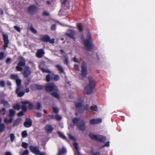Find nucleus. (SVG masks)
<instances>
[{
    "instance_id": "1",
    "label": "nucleus",
    "mask_w": 155,
    "mask_h": 155,
    "mask_svg": "<svg viewBox=\"0 0 155 155\" xmlns=\"http://www.w3.org/2000/svg\"><path fill=\"white\" fill-rule=\"evenodd\" d=\"M83 101L81 99H80L79 100V102L75 104L76 109L78 110V112L80 113L83 112L84 110H87L89 107L88 104L86 105L85 106H83Z\"/></svg>"
},
{
    "instance_id": "2",
    "label": "nucleus",
    "mask_w": 155,
    "mask_h": 155,
    "mask_svg": "<svg viewBox=\"0 0 155 155\" xmlns=\"http://www.w3.org/2000/svg\"><path fill=\"white\" fill-rule=\"evenodd\" d=\"M89 84L85 88L84 90V93L87 94L92 92L96 84V82L94 81H91L89 79Z\"/></svg>"
},
{
    "instance_id": "3",
    "label": "nucleus",
    "mask_w": 155,
    "mask_h": 155,
    "mask_svg": "<svg viewBox=\"0 0 155 155\" xmlns=\"http://www.w3.org/2000/svg\"><path fill=\"white\" fill-rule=\"evenodd\" d=\"M91 35V33H88L87 36V39L84 41V44L85 45L86 49L89 51L91 50L93 48V45L92 43Z\"/></svg>"
},
{
    "instance_id": "4",
    "label": "nucleus",
    "mask_w": 155,
    "mask_h": 155,
    "mask_svg": "<svg viewBox=\"0 0 155 155\" xmlns=\"http://www.w3.org/2000/svg\"><path fill=\"white\" fill-rule=\"evenodd\" d=\"M72 121L74 124H77L78 127L80 130H82L85 129L86 127L84 122L82 121H80L79 118H75Z\"/></svg>"
},
{
    "instance_id": "5",
    "label": "nucleus",
    "mask_w": 155,
    "mask_h": 155,
    "mask_svg": "<svg viewBox=\"0 0 155 155\" xmlns=\"http://www.w3.org/2000/svg\"><path fill=\"white\" fill-rule=\"evenodd\" d=\"M89 136L92 139L101 142H104L106 140V137L101 135H95L93 133H91L89 135Z\"/></svg>"
},
{
    "instance_id": "6",
    "label": "nucleus",
    "mask_w": 155,
    "mask_h": 155,
    "mask_svg": "<svg viewBox=\"0 0 155 155\" xmlns=\"http://www.w3.org/2000/svg\"><path fill=\"white\" fill-rule=\"evenodd\" d=\"M46 90L47 91L51 92L53 91H57L58 89L54 83H48L45 86Z\"/></svg>"
},
{
    "instance_id": "7",
    "label": "nucleus",
    "mask_w": 155,
    "mask_h": 155,
    "mask_svg": "<svg viewBox=\"0 0 155 155\" xmlns=\"http://www.w3.org/2000/svg\"><path fill=\"white\" fill-rule=\"evenodd\" d=\"M87 73V65L86 63L83 62L81 65V73L80 78L81 79L83 77H85Z\"/></svg>"
},
{
    "instance_id": "8",
    "label": "nucleus",
    "mask_w": 155,
    "mask_h": 155,
    "mask_svg": "<svg viewBox=\"0 0 155 155\" xmlns=\"http://www.w3.org/2000/svg\"><path fill=\"white\" fill-rule=\"evenodd\" d=\"M29 149L32 153L35 154L44 155V154L39 151V148L38 147L30 146L29 147Z\"/></svg>"
},
{
    "instance_id": "9",
    "label": "nucleus",
    "mask_w": 155,
    "mask_h": 155,
    "mask_svg": "<svg viewBox=\"0 0 155 155\" xmlns=\"http://www.w3.org/2000/svg\"><path fill=\"white\" fill-rule=\"evenodd\" d=\"M25 60L23 58L22 61L18 63L17 66L16 67V70L19 71H22V67L25 66Z\"/></svg>"
},
{
    "instance_id": "10",
    "label": "nucleus",
    "mask_w": 155,
    "mask_h": 155,
    "mask_svg": "<svg viewBox=\"0 0 155 155\" xmlns=\"http://www.w3.org/2000/svg\"><path fill=\"white\" fill-rule=\"evenodd\" d=\"M22 73L25 77H28L31 73L29 67L26 66L24 69V71L22 72Z\"/></svg>"
},
{
    "instance_id": "11",
    "label": "nucleus",
    "mask_w": 155,
    "mask_h": 155,
    "mask_svg": "<svg viewBox=\"0 0 155 155\" xmlns=\"http://www.w3.org/2000/svg\"><path fill=\"white\" fill-rule=\"evenodd\" d=\"M102 120L101 118L92 119L90 121V123L91 124H98L102 122Z\"/></svg>"
},
{
    "instance_id": "12",
    "label": "nucleus",
    "mask_w": 155,
    "mask_h": 155,
    "mask_svg": "<svg viewBox=\"0 0 155 155\" xmlns=\"http://www.w3.org/2000/svg\"><path fill=\"white\" fill-rule=\"evenodd\" d=\"M8 36L7 34H3V38L4 43V47L6 48L8 47L9 41L8 39Z\"/></svg>"
},
{
    "instance_id": "13",
    "label": "nucleus",
    "mask_w": 155,
    "mask_h": 155,
    "mask_svg": "<svg viewBox=\"0 0 155 155\" xmlns=\"http://www.w3.org/2000/svg\"><path fill=\"white\" fill-rule=\"evenodd\" d=\"M32 124L31 120L29 118L26 119L25 122L24 123V126L26 127H30Z\"/></svg>"
},
{
    "instance_id": "14",
    "label": "nucleus",
    "mask_w": 155,
    "mask_h": 155,
    "mask_svg": "<svg viewBox=\"0 0 155 155\" xmlns=\"http://www.w3.org/2000/svg\"><path fill=\"white\" fill-rule=\"evenodd\" d=\"M45 53L42 49H40L37 51L36 53V56L38 58H41L44 54Z\"/></svg>"
},
{
    "instance_id": "15",
    "label": "nucleus",
    "mask_w": 155,
    "mask_h": 155,
    "mask_svg": "<svg viewBox=\"0 0 155 155\" xmlns=\"http://www.w3.org/2000/svg\"><path fill=\"white\" fill-rule=\"evenodd\" d=\"M46 132L48 133H51L53 130V128L51 125H47L45 127Z\"/></svg>"
},
{
    "instance_id": "16",
    "label": "nucleus",
    "mask_w": 155,
    "mask_h": 155,
    "mask_svg": "<svg viewBox=\"0 0 155 155\" xmlns=\"http://www.w3.org/2000/svg\"><path fill=\"white\" fill-rule=\"evenodd\" d=\"M20 89V87H18L15 91V93L17 94L18 96L21 97L23 96L25 94L24 91L19 92Z\"/></svg>"
},
{
    "instance_id": "17",
    "label": "nucleus",
    "mask_w": 155,
    "mask_h": 155,
    "mask_svg": "<svg viewBox=\"0 0 155 155\" xmlns=\"http://www.w3.org/2000/svg\"><path fill=\"white\" fill-rule=\"evenodd\" d=\"M40 38L41 41L45 42L49 41L50 39V37L48 35H43L41 36Z\"/></svg>"
},
{
    "instance_id": "18",
    "label": "nucleus",
    "mask_w": 155,
    "mask_h": 155,
    "mask_svg": "<svg viewBox=\"0 0 155 155\" xmlns=\"http://www.w3.org/2000/svg\"><path fill=\"white\" fill-rule=\"evenodd\" d=\"M31 89L33 90H36L41 89V86L37 84H33L30 86Z\"/></svg>"
},
{
    "instance_id": "19",
    "label": "nucleus",
    "mask_w": 155,
    "mask_h": 155,
    "mask_svg": "<svg viewBox=\"0 0 155 155\" xmlns=\"http://www.w3.org/2000/svg\"><path fill=\"white\" fill-rule=\"evenodd\" d=\"M67 153V150L66 148L64 147H63L61 149L59 150L58 154V155H62L63 154H66Z\"/></svg>"
},
{
    "instance_id": "20",
    "label": "nucleus",
    "mask_w": 155,
    "mask_h": 155,
    "mask_svg": "<svg viewBox=\"0 0 155 155\" xmlns=\"http://www.w3.org/2000/svg\"><path fill=\"white\" fill-rule=\"evenodd\" d=\"M21 103L23 104H27L28 106V108L30 109H32L33 108V105L31 104L30 102H29L27 101H21Z\"/></svg>"
},
{
    "instance_id": "21",
    "label": "nucleus",
    "mask_w": 155,
    "mask_h": 155,
    "mask_svg": "<svg viewBox=\"0 0 155 155\" xmlns=\"http://www.w3.org/2000/svg\"><path fill=\"white\" fill-rule=\"evenodd\" d=\"M36 9V7L35 5H31L28 8V12L29 13H32Z\"/></svg>"
},
{
    "instance_id": "22",
    "label": "nucleus",
    "mask_w": 155,
    "mask_h": 155,
    "mask_svg": "<svg viewBox=\"0 0 155 155\" xmlns=\"http://www.w3.org/2000/svg\"><path fill=\"white\" fill-rule=\"evenodd\" d=\"M55 67L57 68L58 70L61 73H63L64 72V70L62 66L59 64L56 65L55 66Z\"/></svg>"
},
{
    "instance_id": "23",
    "label": "nucleus",
    "mask_w": 155,
    "mask_h": 155,
    "mask_svg": "<svg viewBox=\"0 0 155 155\" xmlns=\"http://www.w3.org/2000/svg\"><path fill=\"white\" fill-rule=\"evenodd\" d=\"M67 35L69 36V37L73 39L74 40L75 39V38L74 37V36L76 35V32L75 31H71V34H68L67 33L66 34Z\"/></svg>"
},
{
    "instance_id": "24",
    "label": "nucleus",
    "mask_w": 155,
    "mask_h": 155,
    "mask_svg": "<svg viewBox=\"0 0 155 155\" xmlns=\"http://www.w3.org/2000/svg\"><path fill=\"white\" fill-rule=\"evenodd\" d=\"M73 145L74 146V148L77 151V154H75V155H80V153L78 151V144L77 143H73Z\"/></svg>"
},
{
    "instance_id": "25",
    "label": "nucleus",
    "mask_w": 155,
    "mask_h": 155,
    "mask_svg": "<svg viewBox=\"0 0 155 155\" xmlns=\"http://www.w3.org/2000/svg\"><path fill=\"white\" fill-rule=\"evenodd\" d=\"M13 120V118L10 117L8 119L7 117L5 118L4 120L5 123L6 124H9L11 123Z\"/></svg>"
},
{
    "instance_id": "26",
    "label": "nucleus",
    "mask_w": 155,
    "mask_h": 155,
    "mask_svg": "<svg viewBox=\"0 0 155 155\" xmlns=\"http://www.w3.org/2000/svg\"><path fill=\"white\" fill-rule=\"evenodd\" d=\"M1 102L3 104L4 106L5 107H10V105L7 101L4 100H1Z\"/></svg>"
},
{
    "instance_id": "27",
    "label": "nucleus",
    "mask_w": 155,
    "mask_h": 155,
    "mask_svg": "<svg viewBox=\"0 0 155 155\" xmlns=\"http://www.w3.org/2000/svg\"><path fill=\"white\" fill-rule=\"evenodd\" d=\"M21 119L20 118H18L15 120L14 122L13 125L14 126L18 125L19 124L21 123Z\"/></svg>"
},
{
    "instance_id": "28",
    "label": "nucleus",
    "mask_w": 155,
    "mask_h": 155,
    "mask_svg": "<svg viewBox=\"0 0 155 155\" xmlns=\"http://www.w3.org/2000/svg\"><path fill=\"white\" fill-rule=\"evenodd\" d=\"M9 113L8 116L9 117H12L14 116L15 112L14 110L11 109L9 110Z\"/></svg>"
},
{
    "instance_id": "29",
    "label": "nucleus",
    "mask_w": 155,
    "mask_h": 155,
    "mask_svg": "<svg viewBox=\"0 0 155 155\" xmlns=\"http://www.w3.org/2000/svg\"><path fill=\"white\" fill-rule=\"evenodd\" d=\"M51 117L52 119H55L57 120H60L61 119V117L58 115H56L55 117L53 115H51Z\"/></svg>"
},
{
    "instance_id": "30",
    "label": "nucleus",
    "mask_w": 155,
    "mask_h": 155,
    "mask_svg": "<svg viewBox=\"0 0 155 155\" xmlns=\"http://www.w3.org/2000/svg\"><path fill=\"white\" fill-rule=\"evenodd\" d=\"M10 78L12 79L15 80L16 81L18 78V76L17 75L12 74L10 76Z\"/></svg>"
},
{
    "instance_id": "31",
    "label": "nucleus",
    "mask_w": 155,
    "mask_h": 155,
    "mask_svg": "<svg viewBox=\"0 0 155 155\" xmlns=\"http://www.w3.org/2000/svg\"><path fill=\"white\" fill-rule=\"evenodd\" d=\"M5 128V125L4 124H0V132H2Z\"/></svg>"
},
{
    "instance_id": "32",
    "label": "nucleus",
    "mask_w": 155,
    "mask_h": 155,
    "mask_svg": "<svg viewBox=\"0 0 155 155\" xmlns=\"http://www.w3.org/2000/svg\"><path fill=\"white\" fill-rule=\"evenodd\" d=\"M77 27L78 30L80 31H81L83 28V25L81 23H78L77 25Z\"/></svg>"
},
{
    "instance_id": "33",
    "label": "nucleus",
    "mask_w": 155,
    "mask_h": 155,
    "mask_svg": "<svg viewBox=\"0 0 155 155\" xmlns=\"http://www.w3.org/2000/svg\"><path fill=\"white\" fill-rule=\"evenodd\" d=\"M13 108L15 110H19L20 108V105L19 104H17L13 106Z\"/></svg>"
},
{
    "instance_id": "34",
    "label": "nucleus",
    "mask_w": 155,
    "mask_h": 155,
    "mask_svg": "<svg viewBox=\"0 0 155 155\" xmlns=\"http://www.w3.org/2000/svg\"><path fill=\"white\" fill-rule=\"evenodd\" d=\"M57 133L58 134L59 136L61 138L64 139H66V137L61 132L59 131H58L57 132Z\"/></svg>"
},
{
    "instance_id": "35",
    "label": "nucleus",
    "mask_w": 155,
    "mask_h": 155,
    "mask_svg": "<svg viewBox=\"0 0 155 155\" xmlns=\"http://www.w3.org/2000/svg\"><path fill=\"white\" fill-rule=\"evenodd\" d=\"M21 136L23 138H25L27 136V131L25 130L23 131L21 133Z\"/></svg>"
},
{
    "instance_id": "36",
    "label": "nucleus",
    "mask_w": 155,
    "mask_h": 155,
    "mask_svg": "<svg viewBox=\"0 0 155 155\" xmlns=\"http://www.w3.org/2000/svg\"><path fill=\"white\" fill-rule=\"evenodd\" d=\"M15 81L18 87H20V86L21 83V80L18 78Z\"/></svg>"
},
{
    "instance_id": "37",
    "label": "nucleus",
    "mask_w": 155,
    "mask_h": 155,
    "mask_svg": "<svg viewBox=\"0 0 155 155\" xmlns=\"http://www.w3.org/2000/svg\"><path fill=\"white\" fill-rule=\"evenodd\" d=\"M51 94L53 96L57 98L58 99H59V96L57 92H53L51 93Z\"/></svg>"
},
{
    "instance_id": "38",
    "label": "nucleus",
    "mask_w": 155,
    "mask_h": 155,
    "mask_svg": "<svg viewBox=\"0 0 155 155\" xmlns=\"http://www.w3.org/2000/svg\"><path fill=\"white\" fill-rule=\"evenodd\" d=\"M53 109V112L55 114H57L58 112V107L56 106L52 107Z\"/></svg>"
},
{
    "instance_id": "39",
    "label": "nucleus",
    "mask_w": 155,
    "mask_h": 155,
    "mask_svg": "<svg viewBox=\"0 0 155 155\" xmlns=\"http://www.w3.org/2000/svg\"><path fill=\"white\" fill-rule=\"evenodd\" d=\"M91 108L92 110L97 111V105H95L94 106H91Z\"/></svg>"
},
{
    "instance_id": "40",
    "label": "nucleus",
    "mask_w": 155,
    "mask_h": 155,
    "mask_svg": "<svg viewBox=\"0 0 155 155\" xmlns=\"http://www.w3.org/2000/svg\"><path fill=\"white\" fill-rule=\"evenodd\" d=\"M10 137L12 142H13L15 139V136L14 134H11L10 135Z\"/></svg>"
},
{
    "instance_id": "41",
    "label": "nucleus",
    "mask_w": 155,
    "mask_h": 155,
    "mask_svg": "<svg viewBox=\"0 0 155 155\" xmlns=\"http://www.w3.org/2000/svg\"><path fill=\"white\" fill-rule=\"evenodd\" d=\"M68 137L70 139L73 140L74 141H75L76 140L75 138L74 137L72 136L71 134H68Z\"/></svg>"
},
{
    "instance_id": "42",
    "label": "nucleus",
    "mask_w": 155,
    "mask_h": 155,
    "mask_svg": "<svg viewBox=\"0 0 155 155\" xmlns=\"http://www.w3.org/2000/svg\"><path fill=\"white\" fill-rule=\"evenodd\" d=\"M23 105L21 107V108L23 111L25 112L27 110V107L25 105V104H23Z\"/></svg>"
},
{
    "instance_id": "43",
    "label": "nucleus",
    "mask_w": 155,
    "mask_h": 155,
    "mask_svg": "<svg viewBox=\"0 0 155 155\" xmlns=\"http://www.w3.org/2000/svg\"><path fill=\"white\" fill-rule=\"evenodd\" d=\"M41 70L44 72H47L49 73H50V71L48 69H46L44 68H41Z\"/></svg>"
},
{
    "instance_id": "44",
    "label": "nucleus",
    "mask_w": 155,
    "mask_h": 155,
    "mask_svg": "<svg viewBox=\"0 0 155 155\" xmlns=\"http://www.w3.org/2000/svg\"><path fill=\"white\" fill-rule=\"evenodd\" d=\"M28 146V144L25 142H23L22 143V147L25 148H26Z\"/></svg>"
},
{
    "instance_id": "45",
    "label": "nucleus",
    "mask_w": 155,
    "mask_h": 155,
    "mask_svg": "<svg viewBox=\"0 0 155 155\" xmlns=\"http://www.w3.org/2000/svg\"><path fill=\"white\" fill-rule=\"evenodd\" d=\"M60 79V77L59 75H55L54 78V79L55 81H57L58 80Z\"/></svg>"
},
{
    "instance_id": "46",
    "label": "nucleus",
    "mask_w": 155,
    "mask_h": 155,
    "mask_svg": "<svg viewBox=\"0 0 155 155\" xmlns=\"http://www.w3.org/2000/svg\"><path fill=\"white\" fill-rule=\"evenodd\" d=\"M5 86V82L2 80L0 81V86L2 87H3Z\"/></svg>"
},
{
    "instance_id": "47",
    "label": "nucleus",
    "mask_w": 155,
    "mask_h": 155,
    "mask_svg": "<svg viewBox=\"0 0 155 155\" xmlns=\"http://www.w3.org/2000/svg\"><path fill=\"white\" fill-rule=\"evenodd\" d=\"M46 80L47 82H49L50 81V76L49 74H48L46 76Z\"/></svg>"
},
{
    "instance_id": "48",
    "label": "nucleus",
    "mask_w": 155,
    "mask_h": 155,
    "mask_svg": "<svg viewBox=\"0 0 155 155\" xmlns=\"http://www.w3.org/2000/svg\"><path fill=\"white\" fill-rule=\"evenodd\" d=\"M30 30L33 33H36L37 32L36 31L35 29L32 26L30 27Z\"/></svg>"
},
{
    "instance_id": "49",
    "label": "nucleus",
    "mask_w": 155,
    "mask_h": 155,
    "mask_svg": "<svg viewBox=\"0 0 155 155\" xmlns=\"http://www.w3.org/2000/svg\"><path fill=\"white\" fill-rule=\"evenodd\" d=\"M65 60L64 61V63L65 64H68V58L67 57H65Z\"/></svg>"
},
{
    "instance_id": "50",
    "label": "nucleus",
    "mask_w": 155,
    "mask_h": 155,
    "mask_svg": "<svg viewBox=\"0 0 155 155\" xmlns=\"http://www.w3.org/2000/svg\"><path fill=\"white\" fill-rule=\"evenodd\" d=\"M41 106V104L40 103H38L36 106V108L37 110H39Z\"/></svg>"
},
{
    "instance_id": "51",
    "label": "nucleus",
    "mask_w": 155,
    "mask_h": 155,
    "mask_svg": "<svg viewBox=\"0 0 155 155\" xmlns=\"http://www.w3.org/2000/svg\"><path fill=\"white\" fill-rule=\"evenodd\" d=\"M24 112L23 111H20L18 114V116H21L24 115Z\"/></svg>"
},
{
    "instance_id": "52",
    "label": "nucleus",
    "mask_w": 155,
    "mask_h": 155,
    "mask_svg": "<svg viewBox=\"0 0 155 155\" xmlns=\"http://www.w3.org/2000/svg\"><path fill=\"white\" fill-rule=\"evenodd\" d=\"M4 53L2 52L0 53V60H2L4 57Z\"/></svg>"
},
{
    "instance_id": "53",
    "label": "nucleus",
    "mask_w": 155,
    "mask_h": 155,
    "mask_svg": "<svg viewBox=\"0 0 155 155\" xmlns=\"http://www.w3.org/2000/svg\"><path fill=\"white\" fill-rule=\"evenodd\" d=\"M14 27L17 31L18 32L20 31V29L19 27H18L17 26H14Z\"/></svg>"
},
{
    "instance_id": "54",
    "label": "nucleus",
    "mask_w": 155,
    "mask_h": 155,
    "mask_svg": "<svg viewBox=\"0 0 155 155\" xmlns=\"http://www.w3.org/2000/svg\"><path fill=\"white\" fill-rule=\"evenodd\" d=\"M28 151L27 150H25L23 153V155H28Z\"/></svg>"
},
{
    "instance_id": "55",
    "label": "nucleus",
    "mask_w": 155,
    "mask_h": 155,
    "mask_svg": "<svg viewBox=\"0 0 155 155\" xmlns=\"http://www.w3.org/2000/svg\"><path fill=\"white\" fill-rule=\"evenodd\" d=\"M11 59L9 58H8L6 60V63L7 64H9L11 62Z\"/></svg>"
},
{
    "instance_id": "56",
    "label": "nucleus",
    "mask_w": 155,
    "mask_h": 155,
    "mask_svg": "<svg viewBox=\"0 0 155 155\" xmlns=\"http://www.w3.org/2000/svg\"><path fill=\"white\" fill-rule=\"evenodd\" d=\"M36 115L38 117H41V114L40 113H37Z\"/></svg>"
},
{
    "instance_id": "57",
    "label": "nucleus",
    "mask_w": 155,
    "mask_h": 155,
    "mask_svg": "<svg viewBox=\"0 0 155 155\" xmlns=\"http://www.w3.org/2000/svg\"><path fill=\"white\" fill-rule=\"evenodd\" d=\"M51 29L52 30H55L56 29V25H52Z\"/></svg>"
},
{
    "instance_id": "58",
    "label": "nucleus",
    "mask_w": 155,
    "mask_h": 155,
    "mask_svg": "<svg viewBox=\"0 0 155 155\" xmlns=\"http://www.w3.org/2000/svg\"><path fill=\"white\" fill-rule=\"evenodd\" d=\"M54 38H52L51 40H49V41L51 43H53L54 42Z\"/></svg>"
},
{
    "instance_id": "59",
    "label": "nucleus",
    "mask_w": 155,
    "mask_h": 155,
    "mask_svg": "<svg viewBox=\"0 0 155 155\" xmlns=\"http://www.w3.org/2000/svg\"><path fill=\"white\" fill-rule=\"evenodd\" d=\"M43 15L44 16H48L49 15V13L46 12H44L43 13Z\"/></svg>"
},
{
    "instance_id": "60",
    "label": "nucleus",
    "mask_w": 155,
    "mask_h": 155,
    "mask_svg": "<svg viewBox=\"0 0 155 155\" xmlns=\"http://www.w3.org/2000/svg\"><path fill=\"white\" fill-rule=\"evenodd\" d=\"M74 67H75V68L76 69L77 71L79 70V66L78 65H77V64H74Z\"/></svg>"
},
{
    "instance_id": "61",
    "label": "nucleus",
    "mask_w": 155,
    "mask_h": 155,
    "mask_svg": "<svg viewBox=\"0 0 155 155\" xmlns=\"http://www.w3.org/2000/svg\"><path fill=\"white\" fill-rule=\"evenodd\" d=\"M73 61L74 62H78V59L76 58H74L72 59Z\"/></svg>"
},
{
    "instance_id": "62",
    "label": "nucleus",
    "mask_w": 155,
    "mask_h": 155,
    "mask_svg": "<svg viewBox=\"0 0 155 155\" xmlns=\"http://www.w3.org/2000/svg\"><path fill=\"white\" fill-rule=\"evenodd\" d=\"M110 142L109 141L107 142L104 145V146H106V147H109L110 145Z\"/></svg>"
},
{
    "instance_id": "63",
    "label": "nucleus",
    "mask_w": 155,
    "mask_h": 155,
    "mask_svg": "<svg viewBox=\"0 0 155 155\" xmlns=\"http://www.w3.org/2000/svg\"><path fill=\"white\" fill-rule=\"evenodd\" d=\"M12 153L10 152H7L5 153V155H11Z\"/></svg>"
},
{
    "instance_id": "64",
    "label": "nucleus",
    "mask_w": 155,
    "mask_h": 155,
    "mask_svg": "<svg viewBox=\"0 0 155 155\" xmlns=\"http://www.w3.org/2000/svg\"><path fill=\"white\" fill-rule=\"evenodd\" d=\"M7 84L8 85H11V83L10 81H7Z\"/></svg>"
}]
</instances>
